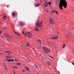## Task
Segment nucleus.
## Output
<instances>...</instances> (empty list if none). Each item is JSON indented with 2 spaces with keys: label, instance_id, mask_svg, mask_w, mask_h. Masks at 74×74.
Masks as SVG:
<instances>
[{
  "label": "nucleus",
  "instance_id": "nucleus-18",
  "mask_svg": "<svg viewBox=\"0 0 74 74\" xmlns=\"http://www.w3.org/2000/svg\"><path fill=\"white\" fill-rule=\"evenodd\" d=\"M39 5H40V4H37L35 5V7H38Z\"/></svg>",
  "mask_w": 74,
  "mask_h": 74
},
{
  "label": "nucleus",
  "instance_id": "nucleus-19",
  "mask_svg": "<svg viewBox=\"0 0 74 74\" xmlns=\"http://www.w3.org/2000/svg\"><path fill=\"white\" fill-rule=\"evenodd\" d=\"M42 58L44 60H45L46 59V58H45V57H44V56L42 57Z\"/></svg>",
  "mask_w": 74,
  "mask_h": 74
},
{
  "label": "nucleus",
  "instance_id": "nucleus-16",
  "mask_svg": "<svg viewBox=\"0 0 74 74\" xmlns=\"http://www.w3.org/2000/svg\"><path fill=\"white\" fill-rule=\"evenodd\" d=\"M47 43L50 45H51V44L53 45V43H51V42H47Z\"/></svg>",
  "mask_w": 74,
  "mask_h": 74
},
{
  "label": "nucleus",
  "instance_id": "nucleus-7",
  "mask_svg": "<svg viewBox=\"0 0 74 74\" xmlns=\"http://www.w3.org/2000/svg\"><path fill=\"white\" fill-rule=\"evenodd\" d=\"M58 36H59L58 34H57V36H56V37L53 36L51 37V38L52 39L56 40L57 39V38H59Z\"/></svg>",
  "mask_w": 74,
  "mask_h": 74
},
{
  "label": "nucleus",
  "instance_id": "nucleus-5",
  "mask_svg": "<svg viewBox=\"0 0 74 74\" xmlns=\"http://www.w3.org/2000/svg\"><path fill=\"white\" fill-rule=\"evenodd\" d=\"M49 21L51 24H52V25H54V24H55V21H54V20L52 18H50L49 19Z\"/></svg>",
  "mask_w": 74,
  "mask_h": 74
},
{
  "label": "nucleus",
  "instance_id": "nucleus-40",
  "mask_svg": "<svg viewBox=\"0 0 74 74\" xmlns=\"http://www.w3.org/2000/svg\"><path fill=\"white\" fill-rule=\"evenodd\" d=\"M8 60H9H9H8V59H6V60H5L6 61H8Z\"/></svg>",
  "mask_w": 74,
  "mask_h": 74
},
{
  "label": "nucleus",
  "instance_id": "nucleus-8",
  "mask_svg": "<svg viewBox=\"0 0 74 74\" xmlns=\"http://www.w3.org/2000/svg\"><path fill=\"white\" fill-rule=\"evenodd\" d=\"M14 33L17 36H19L20 35V34L18 32H16V31H13Z\"/></svg>",
  "mask_w": 74,
  "mask_h": 74
},
{
  "label": "nucleus",
  "instance_id": "nucleus-20",
  "mask_svg": "<svg viewBox=\"0 0 74 74\" xmlns=\"http://www.w3.org/2000/svg\"><path fill=\"white\" fill-rule=\"evenodd\" d=\"M5 52L6 53H12L11 52H10V51H5Z\"/></svg>",
  "mask_w": 74,
  "mask_h": 74
},
{
  "label": "nucleus",
  "instance_id": "nucleus-37",
  "mask_svg": "<svg viewBox=\"0 0 74 74\" xmlns=\"http://www.w3.org/2000/svg\"><path fill=\"white\" fill-rule=\"evenodd\" d=\"M35 68H36V69H37V67H38V66H36V65H35Z\"/></svg>",
  "mask_w": 74,
  "mask_h": 74
},
{
  "label": "nucleus",
  "instance_id": "nucleus-3",
  "mask_svg": "<svg viewBox=\"0 0 74 74\" xmlns=\"http://www.w3.org/2000/svg\"><path fill=\"white\" fill-rule=\"evenodd\" d=\"M43 51L44 52L46 53H47L49 52V49H48L47 47H44L43 48Z\"/></svg>",
  "mask_w": 74,
  "mask_h": 74
},
{
  "label": "nucleus",
  "instance_id": "nucleus-44",
  "mask_svg": "<svg viewBox=\"0 0 74 74\" xmlns=\"http://www.w3.org/2000/svg\"><path fill=\"white\" fill-rule=\"evenodd\" d=\"M26 34H25V35H26Z\"/></svg>",
  "mask_w": 74,
  "mask_h": 74
},
{
  "label": "nucleus",
  "instance_id": "nucleus-9",
  "mask_svg": "<svg viewBox=\"0 0 74 74\" xmlns=\"http://www.w3.org/2000/svg\"><path fill=\"white\" fill-rule=\"evenodd\" d=\"M27 61H28V63H30V64L31 65H32V66H33L34 65V64H33V63H32V62H30V60H28Z\"/></svg>",
  "mask_w": 74,
  "mask_h": 74
},
{
  "label": "nucleus",
  "instance_id": "nucleus-14",
  "mask_svg": "<svg viewBox=\"0 0 74 74\" xmlns=\"http://www.w3.org/2000/svg\"><path fill=\"white\" fill-rule=\"evenodd\" d=\"M8 60V61L9 62H10V61L14 62V60L13 59H10L9 60Z\"/></svg>",
  "mask_w": 74,
  "mask_h": 74
},
{
  "label": "nucleus",
  "instance_id": "nucleus-10",
  "mask_svg": "<svg viewBox=\"0 0 74 74\" xmlns=\"http://www.w3.org/2000/svg\"><path fill=\"white\" fill-rule=\"evenodd\" d=\"M20 23L21 26H23L25 25V23L23 21L20 22Z\"/></svg>",
  "mask_w": 74,
  "mask_h": 74
},
{
  "label": "nucleus",
  "instance_id": "nucleus-6",
  "mask_svg": "<svg viewBox=\"0 0 74 74\" xmlns=\"http://www.w3.org/2000/svg\"><path fill=\"white\" fill-rule=\"evenodd\" d=\"M26 36H28L29 38H31L32 37V34L31 33H30V32H29L28 33H26Z\"/></svg>",
  "mask_w": 74,
  "mask_h": 74
},
{
  "label": "nucleus",
  "instance_id": "nucleus-2",
  "mask_svg": "<svg viewBox=\"0 0 74 74\" xmlns=\"http://www.w3.org/2000/svg\"><path fill=\"white\" fill-rule=\"evenodd\" d=\"M41 19L40 17L38 19V21L36 23V25L37 27H41L42 26V23L41 21Z\"/></svg>",
  "mask_w": 74,
  "mask_h": 74
},
{
  "label": "nucleus",
  "instance_id": "nucleus-41",
  "mask_svg": "<svg viewBox=\"0 0 74 74\" xmlns=\"http://www.w3.org/2000/svg\"><path fill=\"white\" fill-rule=\"evenodd\" d=\"M22 71H23V72H25V71L24 70H22Z\"/></svg>",
  "mask_w": 74,
  "mask_h": 74
},
{
  "label": "nucleus",
  "instance_id": "nucleus-22",
  "mask_svg": "<svg viewBox=\"0 0 74 74\" xmlns=\"http://www.w3.org/2000/svg\"><path fill=\"white\" fill-rule=\"evenodd\" d=\"M3 18L4 20H5V19H6V16H4L3 17Z\"/></svg>",
  "mask_w": 74,
  "mask_h": 74
},
{
  "label": "nucleus",
  "instance_id": "nucleus-29",
  "mask_svg": "<svg viewBox=\"0 0 74 74\" xmlns=\"http://www.w3.org/2000/svg\"><path fill=\"white\" fill-rule=\"evenodd\" d=\"M49 5H51V2H49Z\"/></svg>",
  "mask_w": 74,
  "mask_h": 74
},
{
  "label": "nucleus",
  "instance_id": "nucleus-39",
  "mask_svg": "<svg viewBox=\"0 0 74 74\" xmlns=\"http://www.w3.org/2000/svg\"><path fill=\"white\" fill-rule=\"evenodd\" d=\"M22 34H24V31H23V32H22Z\"/></svg>",
  "mask_w": 74,
  "mask_h": 74
},
{
  "label": "nucleus",
  "instance_id": "nucleus-42",
  "mask_svg": "<svg viewBox=\"0 0 74 74\" xmlns=\"http://www.w3.org/2000/svg\"><path fill=\"white\" fill-rule=\"evenodd\" d=\"M14 71V74H16L15 73V72L13 71Z\"/></svg>",
  "mask_w": 74,
  "mask_h": 74
},
{
  "label": "nucleus",
  "instance_id": "nucleus-26",
  "mask_svg": "<svg viewBox=\"0 0 74 74\" xmlns=\"http://www.w3.org/2000/svg\"><path fill=\"white\" fill-rule=\"evenodd\" d=\"M12 68H13L14 69H17V68H18V67H16V66H13V67H12Z\"/></svg>",
  "mask_w": 74,
  "mask_h": 74
},
{
  "label": "nucleus",
  "instance_id": "nucleus-1",
  "mask_svg": "<svg viewBox=\"0 0 74 74\" xmlns=\"http://www.w3.org/2000/svg\"><path fill=\"white\" fill-rule=\"evenodd\" d=\"M60 3L59 4V8H60V10H63V6L65 8H67L66 7L67 6V2H66V0H60Z\"/></svg>",
  "mask_w": 74,
  "mask_h": 74
},
{
  "label": "nucleus",
  "instance_id": "nucleus-47",
  "mask_svg": "<svg viewBox=\"0 0 74 74\" xmlns=\"http://www.w3.org/2000/svg\"><path fill=\"white\" fill-rule=\"evenodd\" d=\"M26 36H25V37H26Z\"/></svg>",
  "mask_w": 74,
  "mask_h": 74
},
{
  "label": "nucleus",
  "instance_id": "nucleus-28",
  "mask_svg": "<svg viewBox=\"0 0 74 74\" xmlns=\"http://www.w3.org/2000/svg\"><path fill=\"white\" fill-rule=\"evenodd\" d=\"M49 57H50V58H51V59H53V60H54V58L52 56H49Z\"/></svg>",
  "mask_w": 74,
  "mask_h": 74
},
{
  "label": "nucleus",
  "instance_id": "nucleus-48",
  "mask_svg": "<svg viewBox=\"0 0 74 74\" xmlns=\"http://www.w3.org/2000/svg\"><path fill=\"white\" fill-rule=\"evenodd\" d=\"M0 23H1V22H0Z\"/></svg>",
  "mask_w": 74,
  "mask_h": 74
},
{
  "label": "nucleus",
  "instance_id": "nucleus-4",
  "mask_svg": "<svg viewBox=\"0 0 74 74\" xmlns=\"http://www.w3.org/2000/svg\"><path fill=\"white\" fill-rule=\"evenodd\" d=\"M3 36L7 37V38H8L9 39H10L12 38V36L8 35V33H4V34L3 35Z\"/></svg>",
  "mask_w": 74,
  "mask_h": 74
},
{
  "label": "nucleus",
  "instance_id": "nucleus-24",
  "mask_svg": "<svg viewBox=\"0 0 74 74\" xmlns=\"http://www.w3.org/2000/svg\"><path fill=\"white\" fill-rule=\"evenodd\" d=\"M66 44H63V47H62V48H64V47H66Z\"/></svg>",
  "mask_w": 74,
  "mask_h": 74
},
{
  "label": "nucleus",
  "instance_id": "nucleus-43",
  "mask_svg": "<svg viewBox=\"0 0 74 74\" xmlns=\"http://www.w3.org/2000/svg\"><path fill=\"white\" fill-rule=\"evenodd\" d=\"M2 55V53H0V55Z\"/></svg>",
  "mask_w": 74,
  "mask_h": 74
},
{
  "label": "nucleus",
  "instance_id": "nucleus-46",
  "mask_svg": "<svg viewBox=\"0 0 74 74\" xmlns=\"http://www.w3.org/2000/svg\"><path fill=\"white\" fill-rule=\"evenodd\" d=\"M10 55V54H8V55Z\"/></svg>",
  "mask_w": 74,
  "mask_h": 74
},
{
  "label": "nucleus",
  "instance_id": "nucleus-32",
  "mask_svg": "<svg viewBox=\"0 0 74 74\" xmlns=\"http://www.w3.org/2000/svg\"><path fill=\"white\" fill-rule=\"evenodd\" d=\"M45 10L46 11H47V12H48V10L47 9H46Z\"/></svg>",
  "mask_w": 74,
  "mask_h": 74
},
{
  "label": "nucleus",
  "instance_id": "nucleus-36",
  "mask_svg": "<svg viewBox=\"0 0 74 74\" xmlns=\"http://www.w3.org/2000/svg\"><path fill=\"white\" fill-rule=\"evenodd\" d=\"M2 31H0V34H1V33H2Z\"/></svg>",
  "mask_w": 74,
  "mask_h": 74
},
{
  "label": "nucleus",
  "instance_id": "nucleus-27",
  "mask_svg": "<svg viewBox=\"0 0 74 74\" xmlns=\"http://www.w3.org/2000/svg\"><path fill=\"white\" fill-rule=\"evenodd\" d=\"M5 69L6 71V72H8V69L6 68V67H5Z\"/></svg>",
  "mask_w": 74,
  "mask_h": 74
},
{
  "label": "nucleus",
  "instance_id": "nucleus-33",
  "mask_svg": "<svg viewBox=\"0 0 74 74\" xmlns=\"http://www.w3.org/2000/svg\"><path fill=\"white\" fill-rule=\"evenodd\" d=\"M14 60H15V61L16 62H17V60L16 59H15Z\"/></svg>",
  "mask_w": 74,
  "mask_h": 74
},
{
  "label": "nucleus",
  "instance_id": "nucleus-31",
  "mask_svg": "<svg viewBox=\"0 0 74 74\" xmlns=\"http://www.w3.org/2000/svg\"><path fill=\"white\" fill-rule=\"evenodd\" d=\"M12 58L11 56L7 57H6V58Z\"/></svg>",
  "mask_w": 74,
  "mask_h": 74
},
{
  "label": "nucleus",
  "instance_id": "nucleus-38",
  "mask_svg": "<svg viewBox=\"0 0 74 74\" xmlns=\"http://www.w3.org/2000/svg\"><path fill=\"white\" fill-rule=\"evenodd\" d=\"M59 1V0H57V3H58Z\"/></svg>",
  "mask_w": 74,
  "mask_h": 74
},
{
  "label": "nucleus",
  "instance_id": "nucleus-34",
  "mask_svg": "<svg viewBox=\"0 0 74 74\" xmlns=\"http://www.w3.org/2000/svg\"><path fill=\"white\" fill-rule=\"evenodd\" d=\"M3 65L4 66V67L5 68L6 67V66H5V64L4 63H3Z\"/></svg>",
  "mask_w": 74,
  "mask_h": 74
},
{
  "label": "nucleus",
  "instance_id": "nucleus-15",
  "mask_svg": "<svg viewBox=\"0 0 74 74\" xmlns=\"http://www.w3.org/2000/svg\"><path fill=\"white\" fill-rule=\"evenodd\" d=\"M12 16H13V18H15V13H12Z\"/></svg>",
  "mask_w": 74,
  "mask_h": 74
},
{
  "label": "nucleus",
  "instance_id": "nucleus-25",
  "mask_svg": "<svg viewBox=\"0 0 74 74\" xmlns=\"http://www.w3.org/2000/svg\"><path fill=\"white\" fill-rule=\"evenodd\" d=\"M35 30H36V31H39V29L38 28H35Z\"/></svg>",
  "mask_w": 74,
  "mask_h": 74
},
{
  "label": "nucleus",
  "instance_id": "nucleus-21",
  "mask_svg": "<svg viewBox=\"0 0 74 74\" xmlns=\"http://www.w3.org/2000/svg\"><path fill=\"white\" fill-rule=\"evenodd\" d=\"M41 41L40 40V39L38 40V42H40V44H41Z\"/></svg>",
  "mask_w": 74,
  "mask_h": 74
},
{
  "label": "nucleus",
  "instance_id": "nucleus-30",
  "mask_svg": "<svg viewBox=\"0 0 74 74\" xmlns=\"http://www.w3.org/2000/svg\"><path fill=\"white\" fill-rule=\"evenodd\" d=\"M17 65H21V64L20 63H17Z\"/></svg>",
  "mask_w": 74,
  "mask_h": 74
},
{
  "label": "nucleus",
  "instance_id": "nucleus-17",
  "mask_svg": "<svg viewBox=\"0 0 74 74\" xmlns=\"http://www.w3.org/2000/svg\"><path fill=\"white\" fill-rule=\"evenodd\" d=\"M25 45H26V46H27V47H29V43H28L26 44V43H25Z\"/></svg>",
  "mask_w": 74,
  "mask_h": 74
},
{
  "label": "nucleus",
  "instance_id": "nucleus-35",
  "mask_svg": "<svg viewBox=\"0 0 74 74\" xmlns=\"http://www.w3.org/2000/svg\"><path fill=\"white\" fill-rule=\"evenodd\" d=\"M72 64H73V66H74V62H72Z\"/></svg>",
  "mask_w": 74,
  "mask_h": 74
},
{
  "label": "nucleus",
  "instance_id": "nucleus-45",
  "mask_svg": "<svg viewBox=\"0 0 74 74\" xmlns=\"http://www.w3.org/2000/svg\"><path fill=\"white\" fill-rule=\"evenodd\" d=\"M21 46H23V45H21Z\"/></svg>",
  "mask_w": 74,
  "mask_h": 74
},
{
  "label": "nucleus",
  "instance_id": "nucleus-13",
  "mask_svg": "<svg viewBox=\"0 0 74 74\" xmlns=\"http://www.w3.org/2000/svg\"><path fill=\"white\" fill-rule=\"evenodd\" d=\"M47 64H48V66L49 67H51V63L50 62H48Z\"/></svg>",
  "mask_w": 74,
  "mask_h": 74
},
{
  "label": "nucleus",
  "instance_id": "nucleus-11",
  "mask_svg": "<svg viewBox=\"0 0 74 74\" xmlns=\"http://www.w3.org/2000/svg\"><path fill=\"white\" fill-rule=\"evenodd\" d=\"M45 6L47 7H48V2H46L45 4Z\"/></svg>",
  "mask_w": 74,
  "mask_h": 74
},
{
  "label": "nucleus",
  "instance_id": "nucleus-23",
  "mask_svg": "<svg viewBox=\"0 0 74 74\" xmlns=\"http://www.w3.org/2000/svg\"><path fill=\"white\" fill-rule=\"evenodd\" d=\"M25 68H26V70H27V71H29V68L28 67H25Z\"/></svg>",
  "mask_w": 74,
  "mask_h": 74
},
{
  "label": "nucleus",
  "instance_id": "nucleus-12",
  "mask_svg": "<svg viewBox=\"0 0 74 74\" xmlns=\"http://www.w3.org/2000/svg\"><path fill=\"white\" fill-rule=\"evenodd\" d=\"M52 13H53L54 12H56V13L57 14H58V12L57 11H56V10H53V11L52 12Z\"/></svg>",
  "mask_w": 74,
  "mask_h": 74
}]
</instances>
